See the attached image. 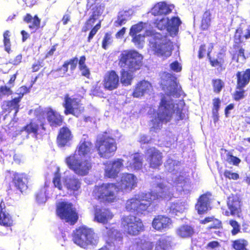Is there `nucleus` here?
Segmentation results:
<instances>
[{"label": "nucleus", "mask_w": 250, "mask_h": 250, "mask_svg": "<svg viewBox=\"0 0 250 250\" xmlns=\"http://www.w3.org/2000/svg\"><path fill=\"white\" fill-rule=\"evenodd\" d=\"M95 147L99 156L104 158L113 156L117 148L115 139L106 135H103L96 141Z\"/></svg>", "instance_id": "nucleus-8"}, {"label": "nucleus", "mask_w": 250, "mask_h": 250, "mask_svg": "<svg viewBox=\"0 0 250 250\" xmlns=\"http://www.w3.org/2000/svg\"><path fill=\"white\" fill-rule=\"evenodd\" d=\"M46 116L49 125L52 127L61 126L64 122V117L51 107L47 108Z\"/></svg>", "instance_id": "nucleus-20"}, {"label": "nucleus", "mask_w": 250, "mask_h": 250, "mask_svg": "<svg viewBox=\"0 0 250 250\" xmlns=\"http://www.w3.org/2000/svg\"><path fill=\"white\" fill-rule=\"evenodd\" d=\"M56 211L58 216L71 225H74L78 220V213L71 203L59 202L57 205Z\"/></svg>", "instance_id": "nucleus-9"}, {"label": "nucleus", "mask_w": 250, "mask_h": 250, "mask_svg": "<svg viewBox=\"0 0 250 250\" xmlns=\"http://www.w3.org/2000/svg\"><path fill=\"white\" fill-rule=\"evenodd\" d=\"M151 87V84L148 81H141L136 84L132 95L134 98L142 97L147 93Z\"/></svg>", "instance_id": "nucleus-27"}, {"label": "nucleus", "mask_w": 250, "mask_h": 250, "mask_svg": "<svg viewBox=\"0 0 250 250\" xmlns=\"http://www.w3.org/2000/svg\"><path fill=\"white\" fill-rule=\"evenodd\" d=\"M28 178L25 173L14 172L12 178V183L16 189L23 193L28 188Z\"/></svg>", "instance_id": "nucleus-19"}, {"label": "nucleus", "mask_w": 250, "mask_h": 250, "mask_svg": "<svg viewBox=\"0 0 250 250\" xmlns=\"http://www.w3.org/2000/svg\"><path fill=\"white\" fill-rule=\"evenodd\" d=\"M245 91L244 88L236 89L232 95L233 99L234 101H239L244 99L245 97Z\"/></svg>", "instance_id": "nucleus-56"}, {"label": "nucleus", "mask_w": 250, "mask_h": 250, "mask_svg": "<svg viewBox=\"0 0 250 250\" xmlns=\"http://www.w3.org/2000/svg\"><path fill=\"white\" fill-rule=\"evenodd\" d=\"M224 176L226 178L236 180L239 179V175L235 172H232L229 170H226L224 173Z\"/></svg>", "instance_id": "nucleus-59"}, {"label": "nucleus", "mask_w": 250, "mask_h": 250, "mask_svg": "<svg viewBox=\"0 0 250 250\" xmlns=\"http://www.w3.org/2000/svg\"><path fill=\"white\" fill-rule=\"evenodd\" d=\"M211 223L206 229L207 233L210 236V238H215L216 236H221L222 234L221 230L223 229L222 221L216 218L214 216L206 217L204 219L200 221L201 224H207Z\"/></svg>", "instance_id": "nucleus-13"}, {"label": "nucleus", "mask_w": 250, "mask_h": 250, "mask_svg": "<svg viewBox=\"0 0 250 250\" xmlns=\"http://www.w3.org/2000/svg\"><path fill=\"white\" fill-rule=\"evenodd\" d=\"M137 186V178L131 173H125L121 177L120 180L117 184L118 191L128 192Z\"/></svg>", "instance_id": "nucleus-16"}, {"label": "nucleus", "mask_w": 250, "mask_h": 250, "mask_svg": "<svg viewBox=\"0 0 250 250\" xmlns=\"http://www.w3.org/2000/svg\"><path fill=\"white\" fill-rule=\"evenodd\" d=\"M23 20L26 23H30L28 28L31 30H34L33 32L40 28L41 21L37 15H34L33 17L30 14L27 13L23 17Z\"/></svg>", "instance_id": "nucleus-31"}, {"label": "nucleus", "mask_w": 250, "mask_h": 250, "mask_svg": "<svg viewBox=\"0 0 250 250\" xmlns=\"http://www.w3.org/2000/svg\"><path fill=\"white\" fill-rule=\"evenodd\" d=\"M213 45L211 44L210 48L207 52V57L211 67L217 69L219 71H223L226 68L228 63V57L225 50H222L216 52L214 56L211 55V50Z\"/></svg>", "instance_id": "nucleus-12"}, {"label": "nucleus", "mask_w": 250, "mask_h": 250, "mask_svg": "<svg viewBox=\"0 0 250 250\" xmlns=\"http://www.w3.org/2000/svg\"><path fill=\"white\" fill-rule=\"evenodd\" d=\"M92 147L91 142L85 139L80 141L74 153L65 158V162L69 169L80 176L87 175L92 167L89 156Z\"/></svg>", "instance_id": "nucleus-2"}, {"label": "nucleus", "mask_w": 250, "mask_h": 250, "mask_svg": "<svg viewBox=\"0 0 250 250\" xmlns=\"http://www.w3.org/2000/svg\"><path fill=\"white\" fill-rule=\"evenodd\" d=\"M229 224L232 227L231 233L232 235H236L240 232L241 227L240 224L235 220H230Z\"/></svg>", "instance_id": "nucleus-54"}, {"label": "nucleus", "mask_w": 250, "mask_h": 250, "mask_svg": "<svg viewBox=\"0 0 250 250\" xmlns=\"http://www.w3.org/2000/svg\"><path fill=\"white\" fill-rule=\"evenodd\" d=\"M181 24V21L178 17H173L170 20L168 19L167 31L170 34L176 35L179 30V27Z\"/></svg>", "instance_id": "nucleus-35"}, {"label": "nucleus", "mask_w": 250, "mask_h": 250, "mask_svg": "<svg viewBox=\"0 0 250 250\" xmlns=\"http://www.w3.org/2000/svg\"><path fill=\"white\" fill-rule=\"evenodd\" d=\"M72 237L74 243L83 248H86L90 245H97L99 240L94 229L85 226L76 229L73 232Z\"/></svg>", "instance_id": "nucleus-6"}, {"label": "nucleus", "mask_w": 250, "mask_h": 250, "mask_svg": "<svg viewBox=\"0 0 250 250\" xmlns=\"http://www.w3.org/2000/svg\"><path fill=\"white\" fill-rule=\"evenodd\" d=\"M118 187L116 183H103L94 186L92 195L101 203L110 204L118 199Z\"/></svg>", "instance_id": "nucleus-5"}, {"label": "nucleus", "mask_w": 250, "mask_h": 250, "mask_svg": "<svg viewBox=\"0 0 250 250\" xmlns=\"http://www.w3.org/2000/svg\"><path fill=\"white\" fill-rule=\"evenodd\" d=\"M231 248L234 250H249L248 241L244 238H238L232 241Z\"/></svg>", "instance_id": "nucleus-37"}, {"label": "nucleus", "mask_w": 250, "mask_h": 250, "mask_svg": "<svg viewBox=\"0 0 250 250\" xmlns=\"http://www.w3.org/2000/svg\"><path fill=\"white\" fill-rule=\"evenodd\" d=\"M168 23V18H162L161 19H157L154 21V24L158 29L163 30L167 29V25Z\"/></svg>", "instance_id": "nucleus-42"}, {"label": "nucleus", "mask_w": 250, "mask_h": 250, "mask_svg": "<svg viewBox=\"0 0 250 250\" xmlns=\"http://www.w3.org/2000/svg\"><path fill=\"white\" fill-rule=\"evenodd\" d=\"M112 33L110 32L104 34L102 42V47L103 49L106 50L109 45L112 42Z\"/></svg>", "instance_id": "nucleus-48"}, {"label": "nucleus", "mask_w": 250, "mask_h": 250, "mask_svg": "<svg viewBox=\"0 0 250 250\" xmlns=\"http://www.w3.org/2000/svg\"><path fill=\"white\" fill-rule=\"evenodd\" d=\"M21 97L15 98L11 100L5 101L2 105L3 110L4 112H11L13 110L15 111L14 114L16 116L20 108L19 103L21 101Z\"/></svg>", "instance_id": "nucleus-30"}, {"label": "nucleus", "mask_w": 250, "mask_h": 250, "mask_svg": "<svg viewBox=\"0 0 250 250\" xmlns=\"http://www.w3.org/2000/svg\"><path fill=\"white\" fill-rule=\"evenodd\" d=\"M42 62L40 61L34 63L32 65V71L33 72L38 71L42 67Z\"/></svg>", "instance_id": "nucleus-62"}, {"label": "nucleus", "mask_w": 250, "mask_h": 250, "mask_svg": "<svg viewBox=\"0 0 250 250\" xmlns=\"http://www.w3.org/2000/svg\"><path fill=\"white\" fill-rule=\"evenodd\" d=\"M211 14L209 10H206L202 17L200 28L203 31L208 30L211 25Z\"/></svg>", "instance_id": "nucleus-36"}, {"label": "nucleus", "mask_w": 250, "mask_h": 250, "mask_svg": "<svg viewBox=\"0 0 250 250\" xmlns=\"http://www.w3.org/2000/svg\"><path fill=\"white\" fill-rule=\"evenodd\" d=\"M183 205L180 202L172 203L169 207V213L176 215L178 213L182 212L183 210Z\"/></svg>", "instance_id": "nucleus-43"}, {"label": "nucleus", "mask_w": 250, "mask_h": 250, "mask_svg": "<svg viewBox=\"0 0 250 250\" xmlns=\"http://www.w3.org/2000/svg\"><path fill=\"white\" fill-rule=\"evenodd\" d=\"M212 85L214 92L218 94L224 87V83L220 79H214L212 80Z\"/></svg>", "instance_id": "nucleus-44"}, {"label": "nucleus", "mask_w": 250, "mask_h": 250, "mask_svg": "<svg viewBox=\"0 0 250 250\" xmlns=\"http://www.w3.org/2000/svg\"><path fill=\"white\" fill-rule=\"evenodd\" d=\"M206 52V45L205 44H201L199 49L198 57L199 59H202L204 57Z\"/></svg>", "instance_id": "nucleus-61"}, {"label": "nucleus", "mask_w": 250, "mask_h": 250, "mask_svg": "<svg viewBox=\"0 0 250 250\" xmlns=\"http://www.w3.org/2000/svg\"><path fill=\"white\" fill-rule=\"evenodd\" d=\"M73 134L70 128L66 125L60 128L56 137V144L59 147L70 146L73 139Z\"/></svg>", "instance_id": "nucleus-15"}, {"label": "nucleus", "mask_w": 250, "mask_h": 250, "mask_svg": "<svg viewBox=\"0 0 250 250\" xmlns=\"http://www.w3.org/2000/svg\"><path fill=\"white\" fill-rule=\"evenodd\" d=\"M79 60L77 57H73L65 61L61 67L55 69L54 71L59 72L60 77H63L68 71L69 65H70V70L73 71L76 68Z\"/></svg>", "instance_id": "nucleus-28"}, {"label": "nucleus", "mask_w": 250, "mask_h": 250, "mask_svg": "<svg viewBox=\"0 0 250 250\" xmlns=\"http://www.w3.org/2000/svg\"><path fill=\"white\" fill-rule=\"evenodd\" d=\"M94 5L95 6L92 9V14L85 22L83 30L84 32H86L89 30L90 27L93 26L99 17L104 12V4L97 3Z\"/></svg>", "instance_id": "nucleus-21"}, {"label": "nucleus", "mask_w": 250, "mask_h": 250, "mask_svg": "<svg viewBox=\"0 0 250 250\" xmlns=\"http://www.w3.org/2000/svg\"><path fill=\"white\" fill-rule=\"evenodd\" d=\"M145 154L148 167L153 170H160L164 162L162 152L155 147H149L146 150Z\"/></svg>", "instance_id": "nucleus-11"}, {"label": "nucleus", "mask_w": 250, "mask_h": 250, "mask_svg": "<svg viewBox=\"0 0 250 250\" xmlns=\"http://www.w3.org/2000/svg\"><path fill=\"white\" fill-rule=\"evenodd\" d=\"M57 46H58L57 43L55 44L54 45H52L51 46V48H50V49L48 52H47L45 54L44 58L45 59H46V58H49L50 57L52 56L56 50V47Z\"/></svg>", "instance_id": "nucleus-64"}, {"label": "nucleus", "mask_w": 250, "mask_h": 250, "mask_svg": "<svg viewBox=\"0 0 250 250\" xmlns=\"http://www.w3.org/2000/svg\"><path fill=\"white\" fill-rule=\"evenodd\" d=\"M143 159L139 153H135L132 159V162L129 167L134 170H139L142 168Z\"/></svg>", "instance_id": "nucleus-40"}, {"label": "nucleus", "mask_w": 250, "mask_h": 250, "mask_svg": "<svg viewBox=\"0 0 250 250\" xmlns=\"http://www.w3.org/2000/svg\"><path fill=\"white\" fill-rule=\"evenodd\" d=\"M127 15L126 12H120L117 16L116 21H115V26L120 27L125 24L127 21Z\"/></svg>", "instance_id": "nucleus-47"}, {"label": "nucleus", "mask_w": 250, "mask_h": 250, "mask_svg": "<svg viewBox=\"0 0 250 250\" xmlns=\"http://www.w3.org/2000/svg\"><path fill=\"white\" fill-rule=\"evenodd\" d=\"M228 206L230 214L232 215H238L241 211V201L237 197L229 198Z\"/></svg>", "instance_id": "nucleus-32"}, {"label": "nucleus", "mask_w": 250, "mask_h": 250, "mask_svg": "<svg viewBox=\"0 0 250 250\" xmlns=\"http://www.w3.org/2000/svg\"><path fill=\"white\" fill-rule=\"evenodd\" d=\"M236 89H242L246 87L250 82V68L237 71L236 73Z\"/></svg>", "instance_id": "nucleus-26"}, {"label": "nucleus", "mask_w": 250, "mask_h": 250, "mask_svg": "<svg viewBox=\"0 0 250 250\" xmlns=\"http://www.w3.org/2000/svg\"><path fill=\"white\" fill-rule=\"evenodd\" d=\"M124 160L118 158L108 161L104 163L105 166L104 177L105 178L115 179L118 177L119 172L124 167Z\"/></svg>", "instance_id": "nucleus-14"}, {"label": "nucleus", "mask_w": 250, "mask_h": 250, "mask_svg": "<svg viewBox=\"0 0 250 250\" xmlns=\"http://www.w3.org/2000/svg\"><path fill=\"white\" fill-rule=\"evenodd\" d=\"M150 46L153 54L159 57L167 58L172 54V44L166 35L154 33L151 35Z\"/></svg>", "instance_id": "nucleus-7"}, {"label": "nucleus", "mask_w": 250, "mask_h": 250, "mask_svg": "<svg viewBox=\"0 0 250 250\" xmlns=\"http://www.w3.org/2000/svg\"><path fill=\"white\" fill-rule=\"evenodd\" d=\"M172 9L170 6L165 1H160L156 3L151 8L152 15L157 16L166 15L170 13Z\"/></svg>", "instance_id": "nucleus-29"}, {"label": "nucleus", "mask_w": 250, "mask_h": 250, "mask_svg": "<svg viewBox=\"0 0 250 250\" xmlns=\"http://www.w3.org/2000/svg\"><path fill=\"white\" fill-rule=\"evenodd\" d=\"M3 45L4 47V50L7 53H9L11 52V43L10 42V32L9 30H6L3 34Z\"/></svg>", "instance_id": "nucleus-41"}, {"label": "nucleus", "mask_w": 250, "mask_h": 250, "mask_svg": "<svg viewBox=\"0 0 250 250\" xmlns=\"http://www.w3.org/2000/svg\"><path fill=\"white\" fill-rule=\"evenodd\" d=\"M153 244L148 238L140 239L137 242V250H152Z\"/></svg>", "instance_id": "nucleus-38"}, {"label": "nucleus", "mask_w": 250, "mask_h": 250, "mask_svg": "<svg viewBox=\"0 0 250 250\" xmlns=\"http://www.w3.org/2000/svg\"><path fill=\"white\" fill-rule=\"evenodd\" d=\"M53 183L55 188L59 190H62L63 187L61 182V175L58 171H56L53 179Z\"/></svg>", "instance_id": "nucleus-52"}, {"label": "nucleus", "mask_w": 250, "mask_h": 250, "mask_svg": "<svg viewBox=\"0 0 250 250\" xmlns=\"http://www.w3.org/2000/svg\"><path fill=\"white\" fill-rule=\"evenodd\" d=\"M220 246L219 243L217 241H212L209 242L206 246L207 249H214Z\"/></svg>", "instance_id": "nucleus-63"}, {"label": "nucleus", "mask_w": 250, "mask_h": 250, "mask_svg": "<svg viewBox=\"0 0 250 250\" xmlns=\"http://www.w3.org/2000/svg\"><path fill=\"white\" fill-rule=\"evenodd\" d=\"M211 195L210 193L208 192L199 196L195 205V209L199 214H204L208 210Z\"/></svg>", "instance_id": "nucleus-24"}, {"label": "nucleus", "mask_w": 250, "mask_h": 250, "mask_svg": "<svg viewBox=\"0 0 250 250\" xmlns=\"http://www.w3.org/2000/svg\"><path fill=\"white\" fill-rule=\"evenodd\" d=\"M40 129L43 131L46 130L43 122L39 119H32L30 120L29 123L21 128V132L24 131L27 134H33L37 137L39 134Z\"/></svg>", "instance_id": "nucleus-18"}, {"label": "nucleus", "mask_w": 250, "mask_h": 250, "mask_svg": "<svg viewBox=\"0 0 250 250\" xmlns=\"http://www.w3.org/2000/svg\"><path fill=\"white\" fill-rule=\"evenodd\" d=\"M221 104V101L219 98H215L213 99L212 112H218Z\"/></svg>", "instance_id": "nucleus-60"}, {"label": "nucleus", "mask_w": 250, "mask_h": 250, "mask_svg": "<svg viewBox=\"0 0 250 250\" xmlns=\"http://www.w3.org/2000/svg\"><path fill=\"white\" fill-rule=\"evenodd\" d=\"M159 187L162 189V191L160 192V194L157 195V196L163 199H169L171 198L172 195L171 194L168 189L166 188V187L163 184H159Z\"/></svg>", "instance_id": "nucleus-55"}, {"label": "nucleus", "mask_w": 250, "mask_h": 250, "mask_svg": "<svg viewBox=\"0 0 250 250\" xmlns=\"http://www.w3.org/2000/svg\"><path fill=\"white\" fill-rule=\"evenodd\" d=\"M86 57L83 55L80 57L79 60V68L82 71V75L89 78L90 72L85 64Z\"/></svg>", "instance_id": "nucleus-39"}, {"label": "nucleus", "mask_w": 250, "mask_h": 250, "mask_svg": "<svg viewBox=\"0 0 250 250\" xmlns=\"http://www.w3.org/2000/svg\"><path fill=\"white\" fill-rule=\"evenodd\" d=\"M103 84L106 90L112 91L117 89L120 84V78L115 70L107 71L104 76Z\"/></svg>", "instance_id": "nucleus-17"}, {"label": "nucleus", "mask_w": 250, "mask_h": 250, "mask_svg": "<svg viewBox=\"0 0 250 250\" xmlns=\"http://www.w3.org/2000/svg\"><path fill=\"white\" fill-rule=\"evenodd\" d=\"M169 246V242L167 239L160 238L157 242L155 250H167Z\"/></svg>", "instance_id": "nucleus-46"}, {"label": "nucleus", "mask_w": 250, "mask_h": 250, "mask_svg": "<svg viewBox=\"0 0 250 250\" xmlns=\"http://www.w3.org/2000/svg\"><path fill=\"white\" fill-rule=\"evenodd\" d=\"M62 106L64 108V113L66 115L71 114L78 117L84 110L81 98L79 97H70L68 93L64 96Z\"/></svg>", "instance_id": "nucleus-10"}, {"label": "nucleus", "mask_w": 250, "mask_h": 250, "mask_svg": "<svg viewBox=\"0 0 250 250\" xmlns=\"http://www.w3.org/2000/svg\"><path fill=\"white\" fill-rule=\"evenodd\" d=\"M168 94H161L157 107V118L151 120V130L160 129L163 124L169 122L175 111V104L173 100L169 97Z\"/></svg>", "instance_id": "nucleus-4"}, {"label": "nucleus", "mask_w": 250, "mask_h": 250, "mask_svg": "<svg viewBox=\"0 0 250 250\" xmlns=\"http://www.w3.org/2000/svg\"><path fill=\"white\" fill-rule=\"evenodd\" d=\"M131 36L132 37V42L138 47L142 45L145 41V36L144 34H139Z\"/></svg>", "instance_id": "nucleus-53"}, {"label": "nucleus", "mask_w": 250, "mask_h": 250, "mask_svg": "<svg viewBox=\"0 0 250 250\" xmlns=\"http://www.w3.org/2000/svg\"><path fill=\"white\" fill-rule=\"evenodd\" d=\"M177 234L182 238L191 237L194 233L193 227L188 225H183L179 227L177 229Z\"/></svg>", "instance_id": "nucleus-34"}, {"label": "nucleus", "mask_w": 250, "mask_h": 250, "mask_svg": "<svg viewBox=\"0 0 250 250\" xmlns=\"http://www.w3.org/2000/svg\"><path fill=\"white\" fill-rule=\"evenodd\" d=\"M151 205V201L144 196L139 195L127 199L125 204L127 211L134 215L124 216L121 218V225L124 233L126 235L136 236L145 229L142 220L136 216H141L148 212V208Z\"/></svg>", "instance_id": "nucleus-1"}, {"label": "nucleus", "mask_w": 250, "mask_h": 250, "mask_svg": "<svg viewBox=\"0 0 250 250\" xmlns=\"http://www.w3.org/2000/svg\"><path fill=\"white\" fill-rule=\"evenodd\" d=\"M63 182L66 188L73 192L78 191L81 188V182L76 177L65 178Z\"/></svg>", "instance_id": "nucleus-33"}, {"label": "nucleus", "mask_w": 250, "mask_h": 250, "mask_svg": "<svg viewBox=\"0 0 250 250\" xmlns=\"http://www.w3.org/2000/svg\"><path fill=\"white\" fill-rule=\"evenodd\" d=\"M242 33L243 29L241 27H239L236 30L235 36L237 37L239 43L243 42V38H244L246 40L250 38V28L249 27L247 29L246 33L244 36L242 35Z\"/></svg>", "instance_id": "nucleus-45"}, {"label": "nucleus", "mask_w": 250, "mask_h": 250, "mask_svg": "<svg viewBox=\"0 0 250 250\" xmlns=\"http://www.w3.org/2000/svg\"><path fill=\"white\" fill-rule=\"evenodd\" d=\"M101 27V21H99L95 26H94L90 30L88 36L87 38V42H90L93 37L97 34L99 30Z\"/></svg>", "instance_id": "nucleus-50"}, {"label": "nucleus", "mask_w": 250, "mask_h": 250, "mask_svg": "<svg viewBox=\"0 0 250 250\" xmlns=\"http://www.w3.org/2000/svg\"><path fill=\"white\" fill-rule=\"evenodd\" d=\"M13 225L12 216L6 208L5 203L0 202V225L5 227H10Z\"/></svg>", "instance_id": "nucleus-25"}, {"label": "nucleus", "mask_w": 250, "mask_h": 250, "mask_svg": "<svg viewBox=\"0 0 250 250\" xmlns=\"http://www.w3.org/2000/svg\"><path fill=\"white\" fill-rule=\"evenodd\" d=\"M143 56L134 50H124L120 55L119 64L122 69L120 72V82L123 85H130L134 78L132 73L139 70L143 65Z\"/></svg>", "instance_id": "nucleus-3"}, {"label": "nucleus", "mask_w": 250, "mask_h": 250, "mask_svg": "<svg viewBox=\"0 0 250 250\" xmlns=\"http://www.w3.org/2000/svg\"><path fill=\"white\" fill-rule=\"evenodd\" d=\"M172 223L171 219L165 215H159L153 219L152 225L156 230L162 231L168 229Z\"/></svg>", "instance_id": "nucleus-23"}, {"label": "nucleus", "mask_w": 250, "mask_h": 250, "mask_svg": "<svg viewBox=\"0 0 250 250\" xmlns=\"http://www.w3.org/2000/svg\"><path fill=\"white\" fill-rule=\"evenodd\" d=\"M233 48L235 49V53L233 57L236 55L237 57L236 62H238L239 58H242L246 59L245 55V49L239 44H234Z\"/></svg>", "instance_id": "nucleus-49"}, {"label": "nucleus", "mask_w": 250, "mask_h": 250, "mask_svg": "<svg viewBox=\"0 0 250 250\" xmlns=\"http://www.w3.org/2000/svg\"><path fill=\"white\" fill-rule=\"evenodd\" d=\"M12 91L10 87L6 85L0 86V98L11 95Z\"/></svg>", "instance_id": "nucleus-58"}, {"label": "nucleus", "mask_w": 250, "mask_h": 250, "mask_svg": "<svg viewBox=\"0 0 250 250\" xmlns=\"http://www.w3.org/2000/svg\"><path fill=\"white\" fill-rule=\"evenodd\" d=\"M226 161L229 164L237 166L240 163L241 160L236 156H233L229 152L227 154Z\"/></svg>", "instance_id": "nucleus-57"}, {"label": "nucleus", "mask_w": 250, "mask_h": 250, "mask_svg": "<svg viewBox=\"0 0 250 250\" xmlns=\"http://www.w3.org/2000/svg\"><path fill=\"white\" fill-rule=\"evenodd\" d=\"M143 22H139L137 24L133 25L130 28V36H134L136 34H139L143 29Z\"/></svg>", "instance_id": "nucleus-51"}, {"label": "nucleus", "mask_w": 250, "mask_h": 250, "mask_svg": "<svg viewBox=\"0 0 250 250\" xmlns=\"http://www.w3.org/2000/svg\"><path fill=\"white\" fill-rule=\"evenodd\" d=\"M113 216V214L108 208H95L94 209V221L98 223L105 224L111 220Z\"/></svg>", "instance_id": "nucleus-22"}]
</instances>
